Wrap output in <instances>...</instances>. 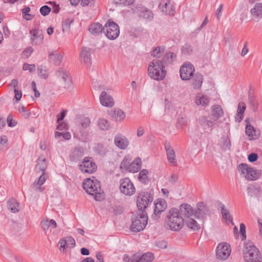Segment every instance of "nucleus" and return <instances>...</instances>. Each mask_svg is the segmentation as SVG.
Instances as JSON below:
<instances>
[{
  "mask_svg": "<svg viewBox=\"0 0 262 262\" xmlns=\"http://www.w3.org/2000/svg\"><path fill=\"white\" fill-rule=\"evenodd\" d=\"M30 8L29 7H25L22 9V13L24 14L23 17L25 19L27 20L31 19L33 16V15L29 14V12H30Z\"/></svg>",
  "mask_w": 262,
  "mask_h": 262,
  "instance_id": "52",
  "label": "nucleus"
},
{
  "mask_svg": "<svg viewBox=\"0 0 262 262\" xmlns=\"http://www.w3.org/2000/svg\"><path fill=\"white\" fill-rule=\"evenodd\" d=\"M209 102V100L206 96L203 95L202 97L195 100V103L197 105L206 106Z\"/></svg>",
  "mask_w": 262,
  "mask_h": 262,
  "instance_id": "48",
  "label": "nucleus"
},
{
  "mask_svg": "<svg viewBox=\"0 0 262 262\" xmlns=\"http://www.w3.org/2000/svg\"><path fill=\"white\" fill-rule=\"evenodd\" d=\"M206 211L196 209L195 211H193V214L196 219L204 218L207 215Z\"/></svg>",
  "mask_w": 262,
  "mask_h": 262,
  "instance_id": "57",
  "label": "nucleus"
},
{
  "mask_svg": "<svg viewBox=\"0 0 262 262\" xmlns=\"http://www.w3.org/2000/svg\"><path fill=\"white\" fill-rule=\"evenodd\" d=\"M47 179V178L45 177V172H42L40 176V177L38 178L37 180L35 181L33 184V185L34 187H36L38 186V187H36V189L39 190L40 191H43V189L41 188V186L44 184V183L46 182V180Z\"/></svg>",
  "mask_w": 262,
  "mask_h": 262,
  "instance_id": "39",
  "label": "nucleus"
},
{
  "mask_svg": "<svg viewBox=\"0 0 262 262\" xmlns=\"http://www.w3.org/2000/svg\"><path fill=\"white\" fill-rule=\"evenodd\" d=\"M231 146V141L228 137L223 138V143L222 145V148L224 150H229Z\"/></svg>",
  "mask_w": 262,
  "mask_h": 262,
  "instance_id": "53",
  "label": "nucleus"
},
{
  "mask_svg": "<svg viewBox=\"0 0 262 262\" xmlns=\"http://www.w3.org/2000/svg\"><path fill=\"white\" fill-rule=\"evenodd\" d=\"M8 209L13 213H16L18 211V207L19 203L14 199L9 200L7 202Z\"/></svg>",
  "mask_w": 262,
  "mask_h": 262,
  "instance_id": "42",
  "label": "nucleus"
},
{
  "mask_svg": "<svg viewBox=\"0 0 262 262\" xmlns=\"http://www.w3.org/2000/svg\"><path fill=\"white\" fill-rule=\"evenodd\" d=\"M250 12L252 15L255 18L262 17V3H256L254 8L251 9Z\"/></svg>",
  "mask_w": 262,
  "mask_h": 262,
  "instance_id": "33",
  "label": "nucleus"
},
{
  "mask_svg": "<svg viewBox=\"0 0 262 262\" xmlns=\"http://www.w3.org/2000/svg\"><path fill=\"white\" fill-rule=\"evenodd\" d=\"M38 74L39 76L44 79L48 77L49 73L46 66H40L38 67Z\"/></svg>",
  "mask_w": 262,
  "mask_h": 262,
  "instance_id": "46",
  "label": "nucleus"
},
{
  "mask_svg": "<svg viewBox=\"0 0 262 262\" xmlns=\"http://www.w3.org/2000/svg\"><path fill=\"white\" fill-rule=\"evenodd\" d=\"M47 168V160L42 156H40L37 160V164L35 166V170L37 172L41 171L45 172Z\"/></svg>",
  "mask_w": 262,
  "mask_h": 262,
  "instance_id": "28",
  "label": "nucleus"
},
{
  "mask_svg": "<svg viewBox=\"0 0 262 262\" xmlns=\"http://www.w3.org/2000/svg\"><path fill=\"white\" fill-rule=\"evenodd\" d=\"M104 28L105 30H103V32L108 39L114 40L119 36L120 33L119 26L112 20H108Z\"/></svg>",
  "mask_w": 262,
  "mask_h": 262,
  "instance_id": "7",
  "label": "nucleus"
},
{
  "mask_svg": "<svg viewBox=\"0 0 262 262\" xmlns=\"http://www.w3.org/2000/svg\"><path fill=\"white\" fill-rule=\"evenodd\" d=\"M55 74L57 77H61L62 79L64 81L65 89L69 91H71L73 89V84L72 79L70 77L69 74L66 70H64L62 69H59L56 71Z\"/></svg>",
  "mask_w": 262,
  "mask_h": 262,
  "instance_id": "15",
  "label": "nucleus"
},
{
  "mask_svg": "<svg viewBox=\"0 0 262 262\" xmlns=\"http://www.w3.org/2000/svg\"><path fill=\"white\" fill-rule=\"evenodd\" d=\"M220 205L223 219L225 220L226 221H230L232 225H234L233 222V218L230 213L229 210L228 209L225 208V205L224 204L221 203Z\"/></svg>",
  "mask_w": 262,
  "mask_h": 262,
  "instance_id": "35",
  "label": "nucleus"
},
{
  "mask_svg": "<svg viewBox=\"0 0 262 262\" xmlns=\"http://www.w3.org/2000/svg\"><path fill=\"white\" fill-rule=\"evenodd\" d=\"M179 210L176 208H172L168 211L167 215V223L171 230L179 231L184 225V219L179 215Z\"/></svg>",
  "mask_w": 262,
  "mask_h": 262,
  "instance_id": "2",
  "label": "nucleus"
},
{
  "mask_svg": "<svg viewBox=\"0 0 262 262\" xmlns=\"http://www.w3.org/2000/svg\"><path fill=\"white\" fill-rule=\"evenodd\" d=\"M217 124L215 120L213 119V117L209 115H202L196 119V126L198 130H202L204 133L207 135L211 134Z\"/></svg>",
  "mask_w": 262,
  "mask_h": 262,
  "instance_id": "4",
  "label": "nucleus"
},
{
  "mask_svg": "<svg viewBox=\"0 0 262 262\" xmlns=\"http://www.w3.org/2000/svg\"><path fill=\"white\" fill-rule=\"evenodd\" d=\"M23 69L24 71L29 70L30 73L34 72L35 71V65L34 64H29L28 63H25L23 64Z\"/></svg>",
  "mask_w": 262,
  "mask_h": 262,
  "instance_id": "58",
  "label": "nucleus"
},
{
  "mask_svg": "<svg viewBox=\"0 0 262 262\" xmlns=\"http://www.w3.org/2000/svg\"><path fill=\"white\" fill-rule=\"evenodd\" d=\"M93 185L95 187V189L97 193L101 191L100 182L97 180H92L90 178H88L82 183L83 188L88 193L92 195H94V191H95L92 187Z\"/></svg>",
  "mask_w": 262,
  "mask_h": 262,
  "instance_id": "11",
  "label": "nucleus"
},
{
  "mask_svg": "<svg viewBox=\"0 0 262 262\" xmlns=\"http://www.w3.org/2000/svg\"><path fill=\"white\" fill-rule=\"evenodd\" d=\"M7 121L9 127H14L17 124V122L13 120L12 116L11 114L8 116Z\"/></svg>",
  "mask_w": 262,
  "mask_h": 262,
  "instance_id": "61",
  "label": "nucleus"
},
{
  "mask_svg": "<svg viewBox=\"0 0 262 262\" xmlns=\"http://www.w3.org/2000/svg\"><path fill=\"white\" fill-rule=\"evenodd\" d=\"M239 232L241 235V238L242 241L246 240V226L244 223L240 224V231Z\"/></svg>",
  "mask_w": 262,
  "mask_h": 262,
  "instance_id": "59",
  "label": "nucleus"
},
{
  "mask_svg": "<svg viewBox=\"0 0 262 262\" xmlns=\"http://www.w3.org/2000/svg\"><path fill=\"white\" fill-rule=\"evenodd\" d=\"M154 259V256L151 252H147L141 256L139 254V262H151Z\"/></svg>",
  "mask_w": 262,
  "mask_h": 262,
  "instance_id": "44",
  "label": "nucleus"
},
{
  "mask_svg": "<svg viewBox=\"0 0 262 262\" xmlns=\"http://www.w3.org/2000/svg\"><path fill=\"white\" fill-rule=\"evenodd\" d=\"M194 72L193 66L189 62L185 63L180 68V77L183 80H189L193 76Z\"/></svg>",
  "mask_w": 262,
  "mask_h": 262,
  "instance_id": "13",
  "label": "nucleus"
},
{
  "mask_svg": "<svg viewBox=\"0 0 262 262\" xmlns=\"http://www.w3.org/2000/svg\"><path fill=\"white\" fill-rule=\"evenodd\" d=\"M84 149L81 147H75L70 156L71 161L77 162L83 156Z\"/></svg>",
  "mask_w": 262,
  "mask_h": 262,
  "instance_id": "24",
  "label": "nucleus"
},
{
  "mask_svg": "<svg viewBox=\"0 0 262 262\" xmlns=\"http://www.w3.org/2000/svg\"><path fill=\"white\" fill-rule=\"evenodd\" d=\"M81 61L87 66L91 65V50L86 47H83L81 53Z\"/></svg>",
  "mask_w": 262,
  "mask_h": 262,
  "instance_id": "25",
  "label": "nucleus"
},
{
  "mask_svg": "<svg viewBox=\"0 0 262 262\" xmlns=\"http://www.w3.org/2000/svg\"><path fill=\"white\" fill-rule=\"evenodd\" d=\"M251 167H249L247 164L241 163L238 166V170L241 171L242 174H245V178H247V175L249 173V170Z\"/></svg>",
  "mask_w": 262,
  "mask_h": 262,
  "instance_id": "49",
  "label": "nucleus"
},
{
  "mask_svg": "<svg viewBox=\"0 0 262 262\" xmlns=\"http://www.w3.org/2000/svg\"><path fill=\"white\" fill-rule=\"evenodd\" d=\"M93 150L97 155L103 157L106 155L107 151L106 148L101 143L97 144L94 146Z\"/></svg>",
  "mask_w": 262,
  "mask_h": 262,
  "instance_id": "38",
  "label": "nucleus"
},
{
  "mask_svg": "<svg viewBox=\"0 0 262 262\" xmlns=\"http://www.w3.org/2000/svg\"><path fill=\"white\" fill-rule=\"evenodd\" d=\"M176 55L172 52H166L161 60L156 59L149 64L148 75L156 80H162L165 76V67L171 64L176 59Z\"/></svg>",
  "mask_w": 262,
  "mask_h": 262,
  "instance_id": "1",
  "label": "nucleus"
},
{
  "mask_svg": "<svg viewBox=\"0 0 262 262\" xmlns=\"http://www.w3.org/2000/svg\"><path fill=\"white\" fill-rule=\"evenodd\" d=\"M246 108V104L244 102H240L238 103L237 113L235 118L236 121L240 122L243 120Z\"/></svg>",
  "mask_w": 262,
  "mask_h": 262,
  "instance_id": "30",
  "label": "nucleus"
},
{
  "mask_svg": "<svg viewBox=\"0 0 262 262\" xmlns=\"http://www.w3.org/2000/svg\"><path fill=\"white\" fill-rule=\"evenodd\" d=\"M60 249L63 248L64 251L67 248H72L75 246V239L71 236H67L64 239H61L59 242Z\"/></svg>",
  "mask_w": 262,
  "mask_h": 262,
  "instance_id": "19",
  "label": "nucleus"
},
{
  "mask_svg": "<svg viewBox=\"0 0 262 262\" xmlns=\"http://www.w3.org/2000/svg\"><path fill=\"white\" fill-rule=\"evenodd\" d=\"M98 125L101 130H106L109 127L108 121L104 119H100L98 120Z\"/></svg>",
  "mask_w": 262,
  "mask_h": 262,
  "instance_id": "50",
  "label": "nucleus"
},
{
  "mask_svg": "<svg viewBox=\"0 0 262 262\" xmlns=\"http://www.w3.org/2000/svg\"><path fill=\"white\" fill-rule=\"evenodd\" d=\"M39 11L42 15L45 16L50 13L51 8L47 5H44L40 8Z\"/></svg>",
  "mask_w": 262,
  "mask_h": 262,
  "instance_id": "55",
  "label": "nucleus"
},
{
  "mask_svg": "<svg viewBox=\"0 0 262 262\" xmlns=\"http://www.w3.org/2000/svg\"><path fill=\"white\" fill-rule=\"evenodd\" d=\"M243 254L245 262H256L260 259L259 249L250 241L244 243Z\"/></svg>",
  "mask_w": 262,
  "mask_h": 262,
  "instance_id": "3",
  "label": "nucleus"
},
{
  "mask_svg": "<svg viewBox=\"0 0 262 262\" xmlns=\"http://www.w3.org/2000/svg\"><path fill=\"white\" fill-rule=\"evenodd\" d=\"M167 207V202L164 199H156L154 202V212L151 215V219L154 220L159 219L161 213L165 211Z\"/></svg>",
  "mask_w": 262,
  "mask_h": 262,
  "instance_id": "8",
  "label": "nucleus"
},
{
  "mask_svg": "<svg viewBox=\"0 0 262 262\" xmlns=\"http://www.w3.org/2000/svg\"><path fill=\"white\" fill-rule=\"evenodd\" d=\"M134 12L137 13L140 17H142L149 21L151 20L154 17L152 12L141 5H137L133 9Z\"/></svg>",
  "mask_w": 262,
  "mask_h": 262,
  "instance_id": "14",
  "label": "nucleus"
},
{
  "mask_svg": "<svg viewBox=\"0 0 262 262\" xmlns=\"http://www.w3.org/2000/svg\"><path fill=\"white\" fill-rule=\"evenodd\" d=\"M203 77L201 74L196 73L193 76L192 86L194 89H199L202 84Z\"/></svg>",
  "mask_w": 262,
  "mask_h": 262,
  "instance_id": "32",
  "label": "nucleus"
},
{
  "mask_svg": "<svg viewBox=\"0 0 262 262\" xmlns=\"http://www.w3.org/2000/svg\"><path fill=\"white\" fill-rule=\"evenodd\" d=\"M164 147L166 151V155L168 162L173 166L177 165L176 156L174 150L172 148L169 142L166 141L164 143Z\"/></svg>",
  "mask_w": 262,
  "mask_h": 262,
  "instance_id": "16",
  "label": "nucleus"
},
{
  "mask_svg": "<svg viewBox=\"0 0 262 262\" xmlns=\"http://www.w3.org/2000/svg\"><path fill=\"white\" fill-rule=\"evenodd\" d=\"M115 145L120 149H125L129 145L127 138L121 134H117L114 138Z\"/></svg>",
  "mask_w": 262,
  "mask_h": 262,
  "instance_id": "17",
  "label": "nucleus"
},
{
  "mask_svg": "<svg viewBox=\"0 0 262 262\" xmlns=\"http://www.w3.org/2000/svg\"><path fill=\"white\" fill-rule=\"evenodd\" d=\"M262 174L261 171L260 170L254 169L253 168H251L249 170V173L247 175V179L249 180H255L258 179Z\"/></svg>",
  "mask_w": 262,
  "mask_h": 262,
  "instance_id": "34",
  "label": "nucleus"
},
{
  "mask_svg": "<svg viewBox=\"0 0 262 262\" xmlns=\"http://www.w3.org/2000/svg\"><path fill=\"white\" fill-rule=\"evenodd\" d=\"M260 190V188L258 185H251L247 188L248 194L250 197L257 196Z\"/></svg>",
  "mask_w": 262,
  "mask_h": 262,
  "instance_id": "36",
  "label": "nucleus"
},
{
  "mask_svg": "<svg viewBox=\"0 0 262 262\" xmlns=\"http://www.w3.org/2000/svg\"><path fill=\"white\" fill-rule=\"evenodd\" d=\"M91 124V120L89 118L86 117L82 120L81 122V128L83 129L87 128Z\"/></svg>",
  "mask_w": 262,
  "mask_h": 262,
  "instance_id": "60",
  "label": "nucleus"
},
{
  "mask_svg": "<svg viewBox=\"0 0 262 262\" xmlns=\"http://www.w3.org/2000/svg\"><path fill=\"white\" fill-rule=\"evenodd\" d=\"M187 227L193 231H198L200 229V225L196 221L192 218H188L186 221Z\"/></svg>",
  "mask_w": 262,
  "mask_h": 262,
  "instance_id": "41",
  "label": "nucleus"
},
{
  "mask_svg": "<svg viewBox=\"0 0 262 262\" xmlns=\"http://www.w3.org/2000/svg\"><path fill=\"white\" fill-rule=\"evenodd\" d=\"M212 114L209 115L213 117V119L215 120L216 123L218 122V119L223 115V111L220 105H215L212 106Z\"/></svg>",
  "mask_w": 262,
  "mask_h": 262,
  "instance_id": "29",
  "label": "nucleus"
},
{
  "mask_svg": "<svg viewBox=\"0 0 262 262\" xmlns=\"http://www.w3.org/2000/svg\"><path fill=\"white\" fill-rule=\"evenodd\" d=\"M19 111L23 113V116L25 117L26 118H28L30 117L31 113L29 112L27 110L26 108L23 106L19 108Z\"/></svg>",
  "mask_w": 262,
  "mask_h": 262,
  "instance_id": "62",
  "label": "nucleus"
},
{
  "mask_svg": "<svg viewBox=\"0 0 262 262\" xmlns=\"http://www.w3.org/2000/svg\"><path fill=\"white\" fill-rule=\"evenodd\" d=\"M148 222L147 212L138 211L132 219L130 230L133 232L142 231L146 226Z\"/></svg>",
  "mask_w": 262,
  "mask_h": 262,
  "instance_id": "5",
  "label": "nucleus"
},
{
  "mask_svg": "<svg viewBox=\"0 0 262 262\" xmlns=\"http://www.w3.org/2000/svg\"><path fill=\"white\" fill-rule=\"evenodd\" d=\"M74 21V18H67L62 21V31L63 32H69L70 29L71 24Z\"/></svg>",
  "mask_w": 262,
  "mask_h": 262,
  "instance_id": "45",
  "label": "nucleus"
},
{
  "mask_svg": "<svg viewBox=\"0 0 262 262\" xmlns=\"http://www.w3.org/2000/svg\"><path fill=\"white\" fill-rule=\"evenodd\" d=\"M110 115L116 121H121L125 117V113L119 108H116L111 111Z\"/></svg>",
  "mask_w": 262,
  "mask_h": 262,
  "instance_id": "31",
  "label": "nucleus"
},
{
  "mask_svg": "<svg viewBox=\"0 0 262 262\" xmlns=\"http://www.w3.org/2000/svg\"><path fill=\"white\" fill-rule=\"evenodd\" d=\"M123 259L126 262H139V254H134L130 257L127 254H125Z\"/></svg>",
  "mask_w": 262,
  "mask_h": 262,
  "instance_id": "47",
  "label": "nucleus"
},
{
  "mask_svg": "<svg viewBox=\"0 0 262 262\" xmlns=\"http://www.w3.org/2000/svg\"><path fill=\"white\" fill-rule=\"evenodd\" d=\"M231 253L230 245L227 243L219 244L216 249V255L221 260L228 258Z\"/></svg>",
  "mask_w": 262,
  "mask_h": 262,
  "instance_id": "12",
  "label": "nucleus"
},
{
  "mask_svg": "<svg viewBox=\"0 0 262 262\" xmlns=\"http://www.w3.org/2000/svg\"><path fill=\"white\" fill-rule=\"evenodd\" d=\"M40 226H41L42 229L45 231L46 232L50 228L49 224V220H46L45 221H41L40 223Z\"/></svg>",
  "mask_w": 262,
  "mask_h": 262,
  "instance_id": "64",
  "label": "nucleus"
},
{
  "mask_svg": "<svg viewBox=\"0 0 262 262\" xmlns=\"http://www.w3.org/2000/svg\"><path fill=\"white\" fill-rule=\"evenodd\" d=\"M49 61L56 66H59L62 61L63 56L56 51L49 54Z\"/></svg>",
  "mask_w": 262,
  "mask_h": 262,
  "instance_id": "22",
  "label": "nucleus"
},
{
  "mask_svg": "<svg viewBox=\"0 0 262 262\" xmlns=\"http://www.w3.org/2000/svg\"><path fill=\"white\" fill-rule=\"evenodd\" d=\"M120 191L126 195H132L135 192V188L133 183L128 178H125L120 180Z\"/></svg>",
  "mask_w": 262,
  "mask_h": 262,
  "instance_id": "10",
  "label": "nucleus"
},
{
  "mask_svg": "<svg viewBox=\"0 0 262 262\" xmlns=\"http://www.w3.org/2000/svg\"><path fill=\"white\" fill-rule=\"evenodd\" d=\"M257 159L258 155L256 153H251L248 156V159L250 162H254L257 161Z\"/></svg>",
  "mask_w": 262,
  "mask_h": 262,
  "instance_id": "63",
  "label": "nucleus"
},
{
  "mask_svg": "<svg viewBox=\"0 0 262 262\" xmlns=\"http://www.w3.org/2000/svg\"><path fill=\"white\" fill-rule=\"evenodd\" d=\"M131 160L132 159L129 155L125 156L120 163V169L128 171Z\"/></svg>",
  "mask_w": 262,
  "mask_h": 262,
  "instance_id": "40",
  "label": "nucleus"
},
{
  "mask_svg": "<svg viewBox=\"0 0 262 262\" xmlns=\"http://www.w3.org/2000/svg\"><path fill=\"white\" fill-rule=\"evenodd\" d=\"M97 166L90 157H85L82 162L79 165V169L84 173H93L95 172Z\"/></svg>",
  "mask_w": 262,
  "mask_h": 262,
  "instance_id": "9",
  "label": "nucleus"
},
{
  "mask_svg": "<svg viewBox=\"0 0 262 262\" xmlns=\"http://www.w3.org/2000/svg\"><path fill=\"white\" fill-rule=\"evenodd\" d=\"M116 6H129L133 4L134 0H114Z\"/></svg>",
  "mask_w": 262,
  "mask_h": 262,
  "instance_id": "51",
  "label": "nucleus"
},
{
  "mask_svg": "<svg viewBox=\"0 0 262 262\" xmlns=\"http://www.w3.org/2000/svg\"><path fill=\"white\" fill-rule=\"evenodd\" d=\"M100 103L106 107H112L114 105V102L113 98L108 95L105 91L101 92L100 96Z\"/></svg>",
  "mask_w": 262,
  "mask_h": 262,
  "instance_id": "18",
  "label": "nucleus"
},
{
  "mask_svg": "<svg viewBox=\"0 0 262 262\" xmlns=\"http://www.w3.org/2000/svg\"><path fill=\"white\" fill-rule=\"evenodd\" d=\"M165 49L164 47H161L160 46L156 47L151 53V55L153 57H159V54L161 52H164Z\"/></svg>",
  "mask_w": 262,
  "mask_h": 262,
  "instance_id": "56",
  "label": "nucleus"
},
{
  "mask_svg": "<svg viewBox=\"0 0 262 262\" xmlns=\"http://www.w3.org/2000/svg\"><path fill=\"white\" fill-rule=\"evenodd\" d=\"M172 6L170 5L169 1L165 3L161 8L162 11L165 14L169 15H173L174 14V10L171 8Z\"/></svg>",
  "mask_w": 262,
  "mask_h": 262,
  "instance_id": "43",
  "label": "nucleus"
},
{
  "mask_svg": "<svg viewBox=\"0 0 262 262\" xmlns=\"http://www.w3.org/2000/svg\"><path fill=\"white\" fill-rule=\"evenodd\" d=\"M141 166L142 162L141 158L137 157L132 162H130L128 172L132 173L137 172L141 169Z\"/></svg>",
  "mask_w": 262,
  "mask_h": 262,
  "instance_id": "26",
  "label": "nucleus"
},
{
  "mask_svg": "<svg viewBox=\"0 0 262 262\" xmlns=\"http://www.w3.org/2000/svg\"><path fill=\"white\" fill-rule=\"evenodd\" d=\"M246 134L248 137H250V140L257 139L260 136L259 132L256 130L249 123L246 125Z\"/></svg>",
  "mask_w": 262,
  "mask_h": 262,
  "instance_id": "23",
  "label": "nucleus"
},
{
  "mask_svg": "<svg viewBox=\"0 0 262 262\" xmlns=\"http://www.w3.org/2000/svg\"><path fill=\"white\" fill-rule=\"evenodd\" d=\"M179 211L180 215H183L188 218L193 214V209L190 205L187 203L182 204L180 206Z\"/></svg>",
  "mask_w": 262,
  "mask_h": 262,
  "instance_id": "20",
  "label": "nucleus"
},
{
  "mask_svg": "<svg viewBox=\"0 0 262 262\" xmlns=\"http://www.w3.org/2000/svg\"><path fill=\"white\" fill-rule=\"evenodd\" d=\"M153 194L150 192L142 191L138 194L137 198V206L138 211L146 212V209L153 201Z\"/></svg>",
  "mask_w": 262,
  "mask_h": 262,
  "instance_id": "6",
  "label": "nucleus"
},
{
  "mask_svg": "<svg viewBox=\"0 0 262 262\" xmlns=\"http://www.w3.org/2000/svg\"><path fill=\"white\" fill-rule=\"evenodd\" d=\"M88 30L92 34L98 35L103 32L105 28L99 23H94L90 25Z\"/></svg>",
  "mask_w": 262,
  "mask_h": 262,
  "instance_id": "27",
  "label": "nucleus"
},
{
  "mask_svg": "<svg viewBox=\"0 0 262 262\" xmlns=\"http://www.w3.org/2000/svg\"><path fill=\"white\" fill-rule=\"evenodd\" d=\"M182 52L185 55L190 54L192 52V48L188 43H186L182 48Z\"/></svg>",
  "mask_w": 262,
  "mask_h": 262,
  "instance_id": "54",
  "label": "nucleus"
},
{
  "mask_svg": "<svg viewBox=\"0 0 262 262\" xmlns=\"http://www.w3.org/2000/svg\"><path fill=\"white\" fill-rule=\"evenodd\" d=\"M29 32L31 34V40L32 42H34L36 45H39L42 42L43 36L41 32L34 29L30 30Z\"/></svg>",
  "mask_w": 262,
  "mask_h": 262,
  "instance_id": "21",
  "label": "nucleus"
},
{
  "mask_svg": "<svg viewBox=\"0 0 262 262\" xmlns=\"http://www.w3.org/2000/svg\"><path fill=\"white\" fill-rule=\"evenodd\" d=\"M148 174V171L147 169H142L139 173V180L144 184H147L150 181V180L147 176Z\"/></svg>",
  "mask_w": 262,
  "mask_h": 262,
  "instance_id": "37",
  "label": "nucleus"
}]
</instances>
